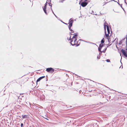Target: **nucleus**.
I'll return each mask as SVG.
<instances>
[{
  "label": "nucleus",
  "instance_id": "obj_1",
  "mask_svg": "<svg viewBox=\"0 0 127 127\" xmlns=\"http://www.w3.org/2000/svg\"><path fill=\"white\" fill-rule=\"evenodd\" d=\"M77 36V34H75L73 36L72 39L70 38L71 36L70 37V39H69V40H70V43L72 46H74L75 45H76L77 44L78 42L76 41L77 40L76 37Z\"/></svg>",
  "mask_w": 127,
  "mask_h": 127
},
{
  "label": "nucleus",
  "instance_id": "obj_2",
  "mask_svg": "<svg viewBox=\"0 0 127 127\" xmlns=\"http://www.w3.org/2000/svg\"><path fill=\"white\" fill-rule=\"evenodd\" d=\"M121 51L124 56L126 58H127V52H126L123 49H122Z\"/></svg>",
  "mask_w": 127,
  "mask_h": 127
},
{
  "label": "nucleus",
  "instance_id": "obj_3",
  "mask_svg": "<svg viewBox=\"0 0 127 127\" xmlns=\"http://www.w3.org/2000/svg\"><path fill=\"white\" fill-rule=\"evenodd\" d=\"M47 2L45 4L43 8V10H44V12H45V13L47 15V13L46 11V6L47 5Z\"/></svg>",
  "mask_w": 127,
  "mask_h": 127
},
{
  "label": "nucleus",
  "instance_id": "obj_4",
  "mask_svg": "<svg viewBox=\"0 0 127 127\" xmlns=\"http://www.w3.org/2000/svg\"><path fill=\"white\" fill-rule=\"evenodd\" d=\"M46 71L47 72H49L50 71H51L52 73L53 72H54V70L52 68H47L46 69Z\"/></svg>",
  "mask_w": 127,
  "mask_h": 127
},
{
  "label": "nucleus",
  "instance_id": "obj_5",
  "mask_svg": "<svg viewBox=\"0 0 127 127\" xmlns=\"http://www.w3.org/2000/svg\"><path fill=\"white\" fill-rule=\"evenodd\" d=\"M88 4L87 2H82L81 3V5L83 7L85 6Z\"/></svg>",
  "mask_w": 127,
  "mask_h": 127
},
{
  "label": "nucleus",
  "instance_id": "obj_6",
  "mask_svg": "<svg viewBox=\"0 0 127 127\" xmlns=\"http://www.w3.org/2000/svg\"><path fill=\"white\" fill-rule=\"evenodd\" d=\"M107 38L108 42H109L112 41L113 37L112 36H110L109 37H108Z\"/></svg>",
  "mask_w": 127,
  "mask_h": 127
},
{
  "label": "nucleus",
  "instance_id": "obj_7",
  "mask_svg": "<svg viewBox=\"0 0 127 127\" xmlns=\"http://www.w3.org/2000/svg\"><path fill=\"white\" fill-rule=\"evenodd\" d=\"M45 77V76H43L41 77H40L38 79L37 81L36 82H38L41 79H42L44 78Z\"/></svg>",
  "mask_w": 127,
  "mask_h": 127
},
{
  "label": "nucleus",
  "instance_id": "obj_8",
  "mask_svg": "<svg viewBox=\"0 0 127 127\" xmlns=\"http://www.w3.org/2000/svg\"><path fill=\"white\" fill-rule=\"evenodd\" d=\"M68 24H69V26H68V28L69 30L70 31H72V29H71V28L72 26V24H70L69 23Z\"/></svg>",
  "mask_w": 127,
  "mask_h": 127
},
{
  "label": "nucleus",
  "instance_id": "obj_9",
  "mask_svg": "<svg viewBox=\"0 0 127 127\" xmlns=\"http://www.w3.org/2000/svg\"><path fill=\"white\" fill-rule=\"evenodd\" d=\"M73 19H72V18H71L70 19V20H69V23L70 24H73Z\"/></svg>",
  "mask_w": 127,
  "mask_h": 127
},
{
  "label": "nucleus",
  "instance_id": "obj_10",
  "mask_svg": "<svg viewBox=\"0 0 127 127\" xmlns=\"http://www.w3.org/2000/svg\"><path fill=\"white\" fill-rule=\"evenodd\" d=\"M107 29L108 33H109L110 32L109 28V26H107Z\"/></svg>",
  "mask_w": 127,
  "mask_h": 127
},
{
  "label": "nucleus",
  "instance_id": "obj_11",
  "mask_svg": "<svg viewBox=\"0 0 127 127\" xmlns=\"http://www.w3.org/2000/svg\"><path fill=\"white\" fill-rule=\"evenodd\" d=\"M124 40V41H125V39L124 38L121 41H120L119 43V45H121L122 43L123 42V41Z\"/></svg>",
  "mask_w": 127,
  "mask_h": 127
},
{
  "label": "nucleus",
  "instance_id": "obj_12",
  "mask_svg": "<svg viewBox=\"0 0 127 127\" xmlns=\"http://www.w3.org/2000/svg\"><path fill=\"white\" fill-rule=\"evenodd\" d=\"M28 115H22V117L23 119L25 118L28 117Z\"/></svg>",
  "mask_w": 127,
  "mask_h": 127
},
{
  "label": "nucleus",
  "instance_id": "obj_13",
  "mask_svg": "<svg viewBox=\"0 0 127 127\" xmlns=\"http://www.w3.org/2000/svg\"><path fill=\"white\" fill-rule=\"evenodd\" d=\"M107 24L106 23H105L104 24V29L105 30V31L106 30V26H107Z\"/></svg>",
  "mask_w": 127,
  "mask_h": 127
},
{
  "label": "nucleus",
  "instance_id": "obj_14",
  "mask_svg": "<svg viewBox=\"0 0 127 127\" xmlns=\"http://www.w3.org/2000/svg\"><path fill=\"white\" fill-rule=\"evenodd\" d=\"M103 45L102 43H101L99 46V47L101 48L103 47Z\"/></svg>",
  "mask_w": 127,
  "mask_h": 127
},
{
  "label": "nucleus",
  "instance_id": "obj_15",
  "mask_svg": "<svg viewBox=\"0 0 127 127\" xmlns=\"http://www.w3.org/2000/svg\"><path fill=\"white\" fill-rule=\"evenodd\" d=\"M104 38H103L101 40V43H104Z\"/></svg>",
  "mask_w": 127,
  "mask_h": 127
},
{
  "label": "nucleus",
  "instance_id": "obj_16",
  "mask_svg": "<svg viewBox=\"0 0 127 127\" xmlns=\"http://www.w3.org/2000/svg\"><path fill=\"white\" fill-rule=\"evenodd\" d=\"M105 32V35H106V37H109V33H108L107 34H106V32Z\"/></svg>",
  "mask_w": 127,
  "mask_h": 127
},
{
  "label": "nucleus",
  "instance_id": "obj_17",
  "mask_svg": "<svg viewBox=\"0 0 127 127\" xmlns=\"http://www.w3.org/2000/svg\"><path fill=\"white\" fill-rule=\"evenodd\" d=\"M101 48H100L99 47L98 48V50L99 51L101 52H101Z\"/></svg>",
  "mask_w": 127,
  "mask_h": 127
},
{
  "label": "nucleus",
  "instance_id": "obj_18",
  "mask_svg": "<svg viewBox=\"0 0 127 127\" xmlns=\"http://www.w3.org/2000/svg\"><path fill=\"white\" fill-rule=\"evenodd\" d=\"M106 61L108 62H110V61L108 59L106 60Z\"/></svg>",
  "mask_w": 127,
  "mask_h": 127
},
{
  "label": "nucleus",
  "instance_id": "obj_19",
  "mask_svg": "<svg viewBox=\"0 0 127 127\" xmlns=\"http://www.w3.org/2000/svg\"><path fill=\"white\" fill-rule=\"evenodd\" d=\"M23 126V123H21V127H22Z\"/></svg>",
  "mask_w": 127,
  "mask_h": 127
},
{
  "label": "nucleus",
  "instance_id": "obj_20",
  "mask_svg": "<svg viewBox=\"0 0 127 127\" xmlns=\"http://www.w3.org/2000/svg\"><path fill=\"white\" fill-rule=\"evenodd\" d=\"M71 32V33H73L74 32V31H73L72 30V31H70Z\"/></svg>",
  "mask_w": 127,
  "mask_h": 127
},
{
  "label": "nucleus",
  "instance_id": "obj_21",
  "mask_svg": "<svg viewBox=\"0 0 127 127\" xmlns=\"http://www.w3.org/2000/svg\"><path fill=\"white\" fill-rule=\"evenodd\" d=\"M49 6H51V10H52V5H50L49 4Z\"/></svg>",
  "mask_w": 127,
  "mask_h": 127
},
{
  "label": "nucleus",
  "instance_id": "obj_22",
  "mask_svg": "<svg viewBox=\"0 0 127 127\" xmlns=\"http://www.w3.org/2000/svg\"><path fill=\"white\" fill-rule=\"evenodd\" d=\"M125 0V3H126V4H127V3L126 2V0Z\"/></svg>",
  "mask_w": 127,
  "mask_h": 127
},
{
  "label": "nucleus",
  "instance_id": "obj_23",
  "mask_svg": "<svg viewBox=\"0 0 127 127\" xmlns=\"http://www.w3.org/2000/svg\"><path fill=\"white\" fill-rule=\"evenodd\" d=\"M127 38H126V44L127 43Z\"/></svg>",
  "mask_w": 127,
  "mask_h": 127
},
{
  "label": "nucleus",
  "instance_id": "obj_24",
  "mask_svg": "<svg viewBox=\"0 0 127 127\" xmlns=\"http://www.w3.org/2000/svg\"><path fill=\"white\" fill-rule=\"evenodd\" d=\"M106 48H105V49H104V50H104V51H106Z\"/></svg>",
  "mask_w": 127,
  "mask_h": 127
},
{
  "label": "nucleus",
  "instance_id": "obj_25",
  "mask_svg": "<svg viewBox=\"0 0 127 127\" xmlns=\"http://www.w3.org/2000/svg\"><path fill=\"white\" fill-rule=\"evenodd\" d=\"M106 48H105V49H104V50H104V51H106Z\"/></svg>",
  "mask_w": 127,
  "mask_h": 127
},
{
  "label": "nucleus",
  "instance_id": "obj_26",
  "mask_svg": "<svg viewBox=\"0 0 127 127\" xmlns=\"http://www.w3.org/2000/svg\"><path fill=\"white\" fill-rule=\"evenodd\" d=\"M54 15H55V16L56 17H57V16L54 13Z\"/></svg>",
  "mask_w": 127,
  "mask_h": 127
},
{
  "label": "nucleus",
  "instance_id": "obj_27",
  "mask_svg": "<svg viewBox=\"0 0 127 127\" xmlns=\"http://www.w3.org/2000/svg\"><path fill=\"white\" fill-rule=\"evenodd\" d=\"M52 12H53V13L54 14V12L52 10Z\"/></svg>",
  "mask_w": 127,
  "mask_h": 127
},
{
  "label": "nucleus",
  "instance_id": "obj_28",
  "mask_svg": "<svg viewBox=\"0 0 127 127\" xmlns=\"http://www.w3.org/2000/svg\"><path fill=\"white\" fill-rule=\"evenodd\" d=\"M78 45H76V46H78Z\"/></svg>",
  "mask_w": 127,
  "mask_h": 127
},
{
  "label": "nucleus",
  "instance_id": "obj_29",
  "mask_svg": "<svg viewBox=\"0 0 127 127\" xmlns=\"http://www.w3.org/2000/svg\"><path fill=\"white\" fill-rule=\"evenodd\" d=\"M115 40H114L113 41H112V42H113V41H115Z\"/></svg>",
  "mask_w": 127,
  "mask_h": 127
},
{
  "label": "nucleus",
  "instance_id": "obj_30",
  "mask_svg": "<svg viewBox=\"0 0 127 127\" xmlns=\"http://www.w3.org/2000/svg\"><path fill=\"white\" fill-rule=\"evenodd\" d=\"M97 58H99V57H98V56H97Z\"/></svg>",
  "mask_w": 127,
  "mask_h": 127
},
{
  "label": "nucleus",
  "instance_id": "obj_31",
  "mask_svg": "<svg viewBox=\"0 0 127 127\" xmlns=\"http://www.w3.org/2000/svg\"><path fill=\"white\" fill-rule=\"evenodd\" d=\"M125 41H124V40L123 41V42H125Z\"/></svg>",
  "mask_w": 127,
  "mask_h": 127
},
{
  "label": "nucleus",
  "instance_id": "obj_32",
  "mask_svg": "<svg viewBox=\"0 0 127 127\" xmlns=\"http://www.w3.org/2000/svg\"><path fill=\"white\" fill-rule=\"evenodd\" d=\"M65 24H67L65 23H64Z\"/></svg>",
  "mask_w": 127,
  "mask_h": 127
},
{
  "label": "nucleus",
  "instance_id": "obj_33",
  "mask_svg": "<svg viewBox=\"0 0 127 127\" xmlns=\"http://www.w3.org/2000/svg\"><path fill=\"white\" fill-rule=\"evenodd\" d=\"M126 50H127V49H126Z\"/></svg>",
  "mask_w": 127,
  "mask_h": 127
},
{
  "label": "nucleus",
  "instance_id": "obj_34",
  "mask_svg": "<svg viewBox=\"0 0 127 127\" xmlns=\"http://www.w3.org/2000/svg\"><path fill=\"white\" fill-rule=\"evenodd\" d=\"M63 1H62V2H63Z\"/></svg>",
  "mask_w": 127,
  "mask_h": 127
}]
</instances>
